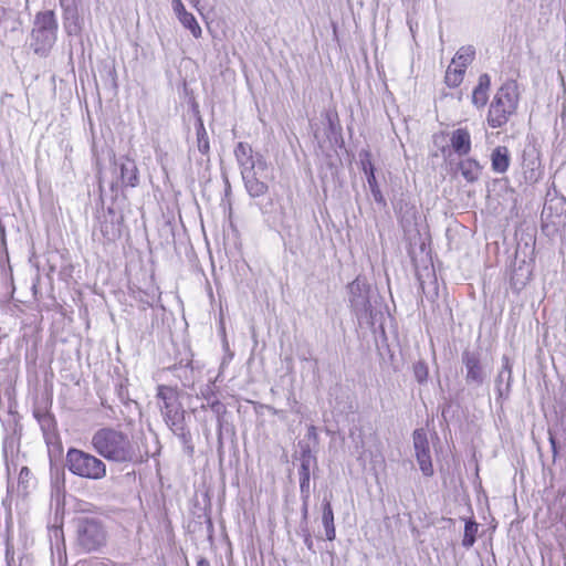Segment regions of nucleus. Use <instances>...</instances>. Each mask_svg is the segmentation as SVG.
Instances as JSON below:
<instances>
[{
  "mask_svg": "<svg viewBox=\"0 0 566 566\" xmlns=\"http://www.w3.org/2000/svg\"><path fill=\"white\" fill-rule=\"evenodd\" d=\"M196 133H197V138L208 137V134H207V130L205 128V125H203V122H202L201 117H198V119H197Z\"/></svg>",
  "mask_w": 566,
  "mask_h": 566,
  "instance_id": "obj_32",
  "label": "nucleus"
},
{
  "mask_svg": "<svg viewBox=\"0 0 566 566\" xmlns=\"http://www.w3.org/2000/svg\"><path fill=\"white\" fill-rule=\"evenodd\" d=\"M30 475H31L30 469L28 467H23L19 473V485H23L24 489H27V483L29 481Z\"/></svg>",
  "mask_w": 566,
  "mask_h": 566,
  "instance_id": "obj_30",
  "label": "nucleus"
},
{
  "mask_svg": "<svg viewBox=\"0 0 566 566\" xmlns=\"http://www.w3.org/2000/svg\"><path fill=\"white\" fill-rule=\"evenodd\" d=\"M459 170L468 182H474L480 178L482 166L473 158H465L459 163Z\"/></svg>",
  "mask_w": 566,
  "mask_h": 566,
  "instance_id": "obj_20",
  "label": "nucleus"
},
{
  "mask_svg": "<svg viewBox=\"0 0 566 566\" xmlns=\"http://www.w3.org/2000/svg\"><path fill=\"white\" fill-rule=\"evenodd\" d=\"M90 566H115V564L109 559H96Z\"/></svg>",
  "mask_w": 566,
  "mask_h": 566,
  "instance_id": "obj_36",
  "label": "nucleus"
},
{
  "mask_svg": "<svg viewBox=\"0 0 566 566\" xmlns=\"http://www.w3.org/2000/svg\"><path fill=\"white\" fill-rule=\"evenodd\" d=\"M491 86V77L484 73L479 76L478 85L472 92V104L478 108L484 107L489 99V90Z\"/></svg>",
  "mask_w": 566,
  "mask_h": 566,
  "instance_id": "obj_15",
  "label": "nucleus"
},
{
  "mask_svg": "<svg viewBox=\"0 0 566 566\" xmlns=\"http://www.w3.org/2000/svg\"><path fill=\"white\" fill-rule=\"evenodd\" d=\"M450 143L459 156L468 155L471 151V136L465 128L455 129L450 137Z\"/></svg>",
  "mask_w": 566,
  "mask_h": 566,
  "instance_id": "obj_16",
  "label": "nucleus"
},
{
  "mask_svg": "<svg viewBox=\"0 0 566 566\" xmlns=\"http://www.w3.org/2000/svg\"><path fill=\"white\" fill-rule=\"evenodd\" d=\"M266 410L273 415V416H279L280 418H284V411L283 410H280V409H276L274 408L273 406H265Z\"/></svg>",
  "mask_w": 566,
  "mask_h": 566,
  "instance_id": "obj_38",
  "label": "nucleus"
},
{
  "mask_svg": "<svg viewBox=\"0 0 566 566\" xmlns=\"http://www.w3.org/2000/svg\"><path fill=\"white\" fill-rule=\"evenodd\" d=\"M328 123H329L331 128H333V120L329 115H328Z\"/></svg>",
  "mask_w": 566,
  "mask_h": 566,
  "instance_id": "obj_46",
  "label": "nucleus"
},
{
  "mask_svg": "<svg viewBox=\"0 0 566 566\" xmlns=\"http://www.w3.org/2000/svg\"><path fill=\"white\" fill-rule=\"evenodd\" d=\"M413 446L419 468L424 472V437L422 429H416L413 432Z\"/></svg>",
  "mask_w": 566,
  "mask_h": 566,
  "instance_id": "obj_24",
  "label": "nucleus"
},
{
  "mask_svg": "<svg viewBox=\"0 0 566 566\" xmlns=\"http://www.w3.org/2000/svg\"><path fill=\"white\" fill-rule=\"evenodd\" d=\"M307 437L310 439H316L317 438L316 428L314 426H310L308 427V429H307Z\"/></svg>",
  "mask_w": 566,
  "mask_h": 566,
  "instance_id": "obj_41",
  "label": "nucleus"
},
{
  "mask_svg": "<svg viewBox=\"0 0 566 566\" xmlns=\"http://www.w3.org/2000/svg\"><path fill=\"white\" fill-rule=\"evenodd\" d=\"M13 548L7 543V549H6V559L8 562V565H10V562L13 560Z\"/></svg>",
  "mask_w": 566,
  "mask_h": 566,
  "instance_id": "obj_39",
  "label": "nucleus"
},
{
  "mask_svg": "<svg viewBox=\"0 0 566 566\" xmlns=\"http://www.w3.org/2000/svg\"><path fill=\"white\" fill-rule=\"evenodd\" d=\"M193 2L198 3L199 0H192Z\"/></svg>",
  "mask_w": 566,
  "mask_h": 566,
  "instance_id": "obj_47",
  "label": "nucleus"
},
{
  "mask_svg": "<svg viewBox=\"0 0 566 566\" xmlns=\"http://www.w3.org/2000/svg\"><path fill=\"white\" fill-rule=\"evenodd\" d=\"M311 494H301L302 499V521L303 523H307L308 518V501H310Z\"/></svg>",
  "mask_w": 566,
  "mask_h": 566,
  "instance_id": "obj_28",
  "label": "nucleus"
},
{
  "mask_svg": "<svg viewBox=\"0 0 566 566\" xmlns=\"http://www.w3.org/2000/svg\"><path fill=\"white\" fill-rule=\"evenodd\" d=\"M300 534L303 536V539L305 538L306 534H311L307 527V523L301 522Z\"/></svg>",
  "mask_w": 566,
  "mask_h": 566,
  "instance_id": "obj_40",
  "label": "nucleus"
},
{
  "mask_svg": "<svg viewBox=\"0 0 566 566\" xmlns=\"http://www.w3.org/2000/svg\"><path fill=\"white\" fill-rule=\"evenodd\" d=\"M563 214H566V199L563 197H553L545 200L542 218L557 224Z\"/></svg>",
  "mask_w": 566,
  "mask_h": 566,
  "instance_id": "obj_12",
  "label": "nucleus"
},
{
  "mask_svg": "<svg viewBox=\"0 0 566 566\" xmlns=\"http://www.w3.org/2000/svg\"><path fill=\"white\" fill-rule=\"evenodd\" d=\"M91 444L98 455L118 464L137 463L142 458L137 444L126 433L114 428L95 431Z\"/></svg>",
  "mask_w": 566,
  "mask_h": 566,
  "instance_id": "obj_1",
  "label": "nucleus"
},
{
  "mask_svg": "<svg viewBox=\"0 0 566 566\" xmlns=\"http://www.w3.org/2000/svg\"><path fill=\"white\" fill-rule=\"evenodd\" d=\"M197 566H211V565L207 558L200 557L197 562Z\"/></svg>",
  "mask_w": 566,
  "mask_h": 566,
  "instance_id": "obj_42",
  "label": "nucleus"
},
{
  "mask_svg": "<svg viewBox=\"0 0 566 566\" xmlns=\"http://www.w3.org/2000/svg\"><path fill=\"white\" fill-rule=\"evenodd\" d=\"M511 163L510 151L505 146H497L491 154V167L496 174H504L507 171Z\"/></svg>",
  "mask_w": 566,
  "mask_h": 566,
  "instance_id": "obj_18",
  "label": "nucleus"
},
{
  "mask_svg": "<svg viewBox=\"0 0 566 566\" xmlns=\"http://www.w3.org/2000/svg\"><path fill=\"white\" fill-rule=\"evenodd\" d=\"M171 8L180 23L188 29L195 38L201 35V28L192 13L188 12L181 0H171Z\"/></svg>",
  "mask_w": 566,
  "mask_h": 566,
  "instance_id": "obj_13",
  "label": "nucleus"
},
{
  "mask_svg": "<svg viewBox=\"0 0 566 566\" xmlns=\"http://www.w3.org/2000/svg\"><path fill=\"white\" fill-rule=\"evenodd\" d=\"M266 171L268 169L258 168L241 171L244 187L252 198L261 197L268 192L269 186L265 182Z\"/></svg>",
  "mask_w": 566,
  "mask_h": 566,
  "instance_id": "obj_9",
  "label": "nucleus"
},
{
  "mask_svg": "<svg viewBox=\"0 0 566 566\" xmlns=\"http://www.w3.org/2000/svg\"><path fill=\"white\" fill-rule=\"evenodd\" d=\"M74 523L76 530V545L83 552H96L106 544L107 532L99 518L78 516L75 518Z\"/></svg>",
  "mask_w": 566,
  "mask_h": 566,
  "instance_id": "obj_6",
  "label": "nucleus"
},
{
  "mask_svg": "<svg viewBox=\"0 0 566 566\" xmlns=\"http://www.w3.org/2000/svg\"><path fill=\"white\" fill-rule=\"evenodd\" d=\"M461 359L467 369V382L476 387L481 386L485 380L486 374L481 365L479 354L464 350Z\"/></svg>",
  "mask_w": 566,
  "mask_h": 566,
  "instance_id": "obj_10",
  "label": "nucleus"
},
{
  "mask_svg": "<svg viewBox=\"0 0 566 566\" xmlns=\"http://www.w3.org/2000/svg\"><path fill=\"white\" fill-rule=\"evenodd\" d=\"M60 4L63 9L64 27L66 32L71 34H77L81 31L78 23V12L74 0H60Z\"/></svg>",
  "mask_w": 566,
  "mask_h": 566,
  "instance_id": "obj_14",
  "label": "nucleus"
},
{
  "mask_svg": "<svg viewBox=\"0 0 566 566\" xmlns=\"http://www.w3.org/2000/svg\"><path fill=\"white\" fill-rule=\"evenodd\" d=\"M415 375L420 384L424 381V364L422 361L415 366Z\"/></svg>",
  "mask_w": 566,
  "mask_h": 566,
  "instance_id": "obj_33",
  "label": "nucleus"
},
{
  "mask_svg": "<svg viewBox=\"0 0 566 566\" xmlns=\"http://www.w3.org/2000/svg\"><path fill=\"white\" fill-rule=\"evenodd\" d=\"M120 180L125 187H136L139 182L138 168L135 160L124 158L120 164Z\"/></svg>",
  "mask_w": 566,
  "mask_h": 566,
  "instance_id": "obj_17",
  "label": "nucleus"
},
{
  "mask_svg": "<svg viewBox=\"0 0 566 566\" xmlns=\"http://www.w3.org/2000/svg\"><path fill=\"white\" fill-rule=\"evenodd\" d=\"M419 249H420V251H424V242H420Z\"/></svg>",
  "mask_w": 566,
  "mask_h": 566,
  "instance_id": "obj_43",
  "label": "nucleus"
},
{
  "mask_svg": "<svg viewBox=\"0 0 566 566\" xmlns=\"http://www.w3.org/2000/svg\"><path fill=\"white\" fill-rule=\"evenodd\" d=\"M370 153L368 150H361L359 153L360 166L366 176L367 184L371 191L373 198L379 205L386 206V200L380 191L379 185L375 176V167L370 159Z\"/></svg>",
  "mask_w": 566,
  "mask_h": 566,
  "instance_id": "obj_11",
  "label": "nucleus"
},
{
  "mask_svg": "<svg viewBox=\"0 0 566 566\" xmlns=\"http://www.w3.org/2000/svg\"><path fill=\"white\" fill-rule=\"evenodd\" d=\"M408 23H409L410 31L413 33V25H412V22H411V21H409Z\"/></svg>",
  "mask_w": 566,
  "mask_h": 566,
  "instance_id": "obj_45",
  "label": "nucleus"
},
{
  "mask_svg": "<svg viewBox=\"0 0 566 566\" xmlns=\"http://www.w3.org/2000/svg\"><path fill=\"white\" fill-rule=\"evenodd\" d=\"M323 526L325 528L326 539L334 541L336 537V530L334 525V513L331 505V501L327 499L323 500Z\"/></svg>",
  "mask_w": 566,
  "mask_h": 566,
  "instance_id": "obj_22",
  "label": "nucleus"
},
{
  "mask_svg": "<svg viewBox=\"0 0 566 566\" xmlns=\"http://www.w3.org/2000/svg\"><path fill=\"white\" fill-rule=\"evenodd\" d=\"M548 440H549V443H551V447H552L553 454H554V457H556V454H557V443H556V439H555L552 430L548 431Z\"/></svg>",
  "mask_w": 566,
  "mask_h": 566,
  "instance_id": "obj_35",
  "label": "nucleus"
},
{
  "mask_svg": "<svg viewBox=\"0 0 566 566\" xmlns=\"http://www.w3.org/2000/svg\"><path fill=\"white\" fill-rule=\"evenodd\" d=\"M65 467L72 474L93 481L104 479L107 473L106 464L102 459L77 448L67 450Z\"/></svg>",
  "mask_w": 566,
  "mask_h": 566,
  "instance_id": "obj_5",
  "label": "nucleus"
},
{
  "mask_svg": "<svg viewBox=\"0 0 566 566\" xmlns=\"http://www.w3.org/2000/svg\"><path fill=\"white\" fill-rule=\"evenodd\" d=\"M202 397L207 400L208 406H210V402L213 400L214 394L210 386H207L205 390H201Z\"/></svg>",
  "mask_w": 566,
  "mask_h": 566,
  "instance_id": "obj_34",
  "label": "nucleus"
},
{
  "mask_svg": "<svg viewBox=\"0 0 566 566\" xmlns=\"http://www.w3.org/2000/svg\"><path fill=\"white\" fill-rule=\"evenodd\" d=\"M478 532V524L473 521H469L465 523L464 527V536L462 541V545L464 547H471L475 542V535Z\"/></svg>",
  "mask_w": 566,
  "mask_h": 566,
  "instance_id": "obj_27",
  "label": "nucleus"
},
{
  "mask_svg": "<svg viewBox=\"0 0 566 566\" xmlns=\"http://www.w3.org/2000/svg\"><path fill=\"white\" fill-rule=\"evenodd\" d=\"M518 105V92L515 81H506L496 91L489 108L488 124L492 128L503 127L515 114Z\"/></svg>",
  "mask_w": 566,
  "mask_h": 566,
  "instance_id": "obj_4",
  "label": "nucleus"
},
{
  "mask_svg": "<svg viewBox=\"0 0 566 566\" xmlns=\"http://www.w3.org/2000/svg\"><path fill=\"white\" fill-rule=\"evenodd\" d=\"M464 73H465L464 69H459L457 66L452 67L450 65L446 72V77H444L446 84L449 87L459 86L463 81Z\"/></svg>",
  "mask_w": 566,
  "mask_h": 566,
  "instance_id": "obj_26",
  "label": "nucleus"
},
{
  "mask_svg": "<svg viewBox=\"0 0 566 566\" xmlns=\"http://www.w3.org/2000/svg\"><path fill=\"white\" fill-rule=\"evenodd\" d=\"M475 56V50L472 45L461 46L452 59V64L459 69H467Z\"/></svg>",
  "mask_w": 566,
  "mask_h": 566,
  "instance_id": "obj_23",
  "label": "nucleus"
},
{
  "mask_svg": "<svg viewBox=\"0 0 566 566\" xmlns=\"http://www.w3.org/2000/svg\"><path fill=\"white\" fill-rule=\"evenodd\" d=\"M234 156L241 171L253 168L268 169V164L264 157L260 154L254 155L252 147L248 143H238L234 148Z\"/></svg>",
  "mask_w": 566,
  "mask_h": 566,
  "instance_id": "obj_8",
  "label": "nucleus"
},
{
  "mask_svg": "<svg viewBox=\"0 0 566 566\" xmlns=\"http://www.w3.org/2000/svg\"><path fill=\"white\" fill-rule=\"evenodd\" d=\"M157 398L165 422L184 444L191 441V434L185 426V410L178 401V392L169 386H158Z\"/></svg>",
  "mask_w": 566,
  "mask_h": 566,
  "instance_id": "obj_3",
  "label": "nucleus"
},
{
  "mask_svg": "<svg viewBox=\"0 0 566 566\" xmlns=\"http://www.w3.org/2000/svg\"><path fill=\"white\" fill-rule=\"evenodd\" d=\"M350 307L354 311L358 323L374 326L382 317L379 295L371 291L365 280L357 277L348 284Z\"/></svg>",
  "mask_w": 566,
  "mask_h": 566,
  "instance_id": "obj_2",
  "label": "nucleus"
},
{
  "mask_svg": "<svg viewBox=\"0 0 566 566\" xmlns=\"http://www.w3.org/2000/svg\"><path fill=\"white\" fill-rule=\"evenodd\" d=\"M410 256H411V260L413 262V265H415V272H416V276L419 281V286L422 291H424V282L422 281L421 279V274H420V271H419V268H418V264H417V259L415 256V252L412 250H410Z\"/></svg>",
  "mask_w": 566,
  "mask_h": 566,
  "instance_id": "obj_31",
  "label": "nucleus"
},
{
  "mask_svg": "<svg viewBox=\"0 0 566 566\" xmlns=\"http://www.w3.org/2000/svg\"><path fill=\"white\" fill-rule=\"evenodd\" d=\"M57 21L53 10L39 12L34 18L31 45L34 53L45 55L56 41Z\"/></svg>",
  "mask_w": 566,
  "mask_h": 566,
  "instance_id": "obj_7",
  "label": "nucleus"
},
{
  "mask_svg": "<svg viewBox=\"0 0 566 566\" xmlns=\"http://www.w3.org/2000/svg\"><path fill=\"white\" fill-rule=\"evenodd\" d=\"M429 467H431V463L427 464V472H426V475H429L432 473V471L429 472Z\"/></svg>",
  "mask_w": 566,
  "mask_h": 566,
  "instance_id": "obj_44",
  "label": "nucleus"
},
{
  "mask_svg": "<svg viewBox=\"0 0 566 566\" xmlns=\"http://www.w3.org/2000/svg\"><path fill=\"white\" fill-rule=\"evenodd\" d=\"M197 147H198V150L202 155H206V156L209 155V151H210L209 137L197 138Z\"/></svg>",
  "mask_w": 566,
  "mask_h": 566,
  "instance_id": "obj_29",
  "label": "nucleus"
},
{
  "mask_svg": "<svg viewBox=\"0 0 566 566\" xmlns=\"http://www.w3.org/2000/svg\"><path fill=\"white\" fill-rule=\"evenodd\" d=\"M303 541H304V544L307 547V549L311 551L313 554H315L314 543H313V539H312V535L311 534H306V536H305V538Z\"/></svg>",
  "mask_w": 566,
  "mask_h": 566,
  "instance_id": "obj_37",
  "label": "nucleus"
},
{
  "mask_svg": "<svg viewBox=\"0 0 566 566\" xmlns=\"http://www.w3.org/2000/svg\"><path fill=\"white\" fill-rule=\"evenodd\" d=\"M210 409L211 411L217 416L218 420V441L219 446H222V426H223V416L227 413L226 406L219 401L218 399H214L210 402Z\"/></svg>",
  "mask_w": 566,
  "mask_h": 566,
  "instance_id": "obj_25",
  "label": "nucleus"
},
{
  "mask_svg": "<svg viewBox=\"0 0 566 566\" xmlns=\"http://www.w3.org/2000/svg\"><path fill=\"white\" fill-rule=\"evenodd\" d=\"M511 381H512V364L510 361V358L504 355L502 357V368L495 379L496 388H497L500 396H502L504 394L502 385L505 384V391L507 392L511 387Z\"/></svg>",
  "mask_w": 566,
  "mask_h": 566,
  "instance_id": "obj_21",
  "label": "nucleus"
},
{
  "mask_svg": "<svg viewBox=\"0 0 566 566\" xmlns=\"http://www.w3.org/2000/svg\"><path fill=\"white\" fill-rule=\"evenodd\" d=\"M311 450L307 448L303 450L302 452V462L298 470L300 475V492L301 494H311L310 490V480H311V473H310V462H311Z\"/></svg>",
  "mask_w": 566,
  "mask_h": 566,
  "instance_id": "obj_19",
  "label": "nucleus"
}]
</instances>
